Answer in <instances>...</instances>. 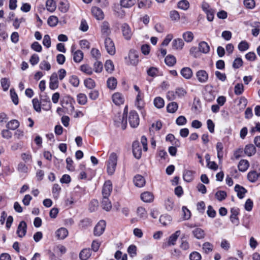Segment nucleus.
Here are the masks:
<instances>
[{
	"mask_svg": "<svg viewBox=\"0 0 260 260\" xmlns=\"http://www.w3.org/2000/svg\"><path fill=\"white\" fill-rule=\"evenodd\" d=\"M10 92L12 102L15 105H17L19 103V100L17 94L15 92V89L14 88L11 89Z\"/></svg>",
	"mask_w": 260,
	"mask_h": 260,
	"instance_id": "nucleus-47",
	"label": "nucleus"
},
{
	"mask_svg": "<svg viewBox=\"0 0 260 260\" xmlns=\"http://www.w3.org/2000/svg\"><path fill=\"white\" fill-rule=\"evenodd\" d=\"M128 121L131 127H137L140 122L138 114L136 111H131L129 113Z\"/></svg>",
	"mask_w": 260,
	"mask_h": 260,
	"instance_id": "nucleus-3",
	"label": "nucleus"
},
{
	"mask_svg": "<svg viewBox=\"0 0 260 260\" xmlns=\"http://www.w3.org/2000/svg\"><path fill=\"white\" fill-rule=\"evenodd\" d=\"M107 86L110 89H115L117 86V80L114 77L109 78L107 81Z\"/></svg>",
	"mask_w": 260,
	"mask_h": 260,
	"instance_id": "nucleus-39",
	"label": "nucleus"
},
{
	"mask_svg": "<svg viewBox=\"0 0 260 260\" xmlns=\"http://www.w3.org/2000/svg\"><path fill=\"white\" fill-rule=\"evenodd\" d=\"M84 83L86 87L91 89L93 88L95 86V82L91 78L85 79L84 81Z\"/></svg>",
	"mask_w": 260,
	"mask_h": 260,
	"instance_id": "nucleus-51",
	"label": "nucleus"
},
{
	"mask_svg": "<svg viewBox=\"0 0 260 260\" xmlns=\"http://www.w3.org/2000/svg\"><path fill=\"white\" fill-rule=\"evenodd\" d=\"M106 226V221L104 220H100L94 228V235L96 236H101L105 231Z\"/></svg>",
	"mask_w": 260,
	"mask_h": 260,
	"instance_id": "nucleus-5",
	"label": "nucleus"
},
{
	"mask_svg": "<svg viewBox=\"0 0 260 260\" xmlns=\"http://www.w3.org/2000/svg\"><path fill=\"white\" fill-rule=\"evenodd\" d=\"M108 197H103L102 201V208L107 211H110L112 208V204Z\"/></svg>",
	"mask_w": 260,
	"mask_h": 260,
	"instance_id": "nucleus-25",
	"label": "nucleus"
},
{
	"mask_svg": "<svg viewBox=\"0 0 260 260\" xmlns=\"http://www.w3.org/2000/svg\"><path fill=\"white\" fill-rule=\"evenodd\" d=\"M26 223L24 221H21L20 222L18 226L16 233L19 237L22 238L25 235L26 233Z\"/></svg>",
	"mask_w": 260,
	"mask_h": 260,
	"instance_id": "nucleus-9",
	"label": "nucleus"
},
{
	"mask_svg": "<svg viewBox=\"0 0 260 260\" xmlns=\"http://www.w3.org/2000/svg\"><path fill=\"white\" fill-rule=\"evenodd\" d=\"M46 7L48 11L53 12L56 8V3L54 0H47L46 2Z\"/></svg>",
	"mask_w": 260,
	"mask_h": 260,
	"instance_id": "nucleus-34",
	"label": "nucleus"
},
{
	"mask_svg": "<svg viewBox=\"0 0 260 260\" xmlns=\"http://www.w3.org/2000/svg\"><path fill=\"white\" fill-rule=\"evenodd\" d=\"M181 75L185 79H189L192 76V71L190 68H183L180 72Z\"/></svg>",
	"mask_w": 260,
	"mask_h": 260,
	"instance_id": "nucleus-24",
	"label": "nucleus"
},
{
	"mask_svg": "<svg viewBox=\"0 0 260 260\" xmlns=\"http://www.w3.org/2000/svg\"><path fill=\"white\" fill-rule=\"evenodd\" d=\"M198 80L201 83H206L208 80V74L203 70L198 71L196 73Z\"/></svg>",
	"mask_w": 260,
	"mask_h": 260,
	"instance_id": "nucleus-10",
	"label": "nucleus"
},
{
	"mask_svg": "<svg viewBox=\"0 0 260 260\" xmlns=\"http://www.w3.org/2000/svg\"><path fill=\"white\" fill-rule=\"evenodd\" d=\"M235 190L237 193V197L242 199L244 197L245 194L247 192V190L243 186L236 184L235 186Z\"/></svg>",
	"mask_w": 260,
	"mask_h": 260,
	"instance_id": "nucleus-19",
	"label": "nucleus"
},
{
	"mask_svg": "<svg viewBox=\"0 0 260 260\" xmlns=\"http://www.w3.org/2000/svg\"><path fill=\"white\" fill-rule=\"evenodd\" d=\"M83 58V53L80 50H78L73 53V59L75 62H80Z\"/></svg>",
	"mask_w": 260,
	"mask_h": 260,
	"instance_id": "nucleus-33",
	"label": "nucleus"
},
{
	"mask_svg": "<svg viewBox=\"0 0 260 260\" xmlns=\"http://www.w3.org/2000/svg\"><path fill=\"white\" fill-rule=\"evenodd\" d=\"M153 104L155 107L158 109H160L164 107L165 105V102L162 98L158 96L154 99L153 101Z\"/></svg>",
	"mask_w": 260,
	"mask_h": 260,
	"instance_id": "nucleus-40",
	"label": "nucleus"
},
{
	"mask_svg": "<svg viewBox=\"0 0 260 260\" xmlns=\"http://www.w3.org/2000/svg\"><path fill=\"white\" fill-rule=\"evenodd\" d=\"M122 34L124 38L128 40L131 38L132 32L129 26L127 23H124L121 26Z\"/></svg>",
	"mask_w": 260,
	"mask_h": 260,
	"instance_id": "nucleus-13",
	"label": "nucleus"
},
{
	"mask_svg": "<svg viewBox=\"0 0 260 260\" xmlns=\"http://www.w3.org/2000/svg\"><path fill=\"white\" fill-rule=\"evenodd\" d=\"M244 91V86L242 84H237L234 88V92L236 95L241 94Z\"/></svg>",
	"mask_w": 260,
	"mask_h": 260,
	"instance_id": "nucleus-60",
	"label": "nucleus"
},
{
	"mask_svg": "<svg viewBox=\"0 0 260 260\" xmlns=\"http://www.w3.org/2000/svg\"><path fill=\"white\" fill-rule=\"evenodd\" d=\"M245 153L248 156L254 155L256 152V148L253 144L246 145L244 149Z\"/></svg>",
	"mask_w": 260,
	"mask_h": 260,
	"instance_id": "nucleus-28",
	"label": "nucleus"
},
{
	"mask_svg": "<svg viewBox=\"0 0 260 260\" xmlns=\"http://www.w3.org/2000/svg\"><path fill=\"white\" fill-rule=\"evenodd\" d=\"M138 216L141 218L146 219L147 217V213L145 209L142 207H139L137 210Z\"/></svg>",
	"mask_w": 260,
	"mask_h": 260,
	"instance_id": "nucleus-44",
	"label": "nucleus"
},
{
	"mask_svg": "<svg viewBox=\"0 0 260 260\" xmlns=\"http://www.w3.org/2000/svg\"><path fill=\"white\" fill-rule=\"evenodd\" d=\"M59 10L62 13H66L69 9V4L67 2H60L58 6Z\"/></svg>",
	"mask_w": 260,
	"mask_h": 260,
	"instance_id": "nucleus-57",
	"label": "nucleus"
},
{
	"mask_svg": "<svg viewBox=\"0 0 260 260\" xmlns=\"http://www.w3.org/2000/svg\"><path fill=\"white\" fill-rule=\"evenodd\" d=\"M74 99L70 96H68L64 98L62 102V106L63 108L68 109L71 112H73L74 110Z\"/></svg>",
	"mask_w": 260,
	"mask_h": 260,
	"instance_id": "nucleus-4",
	"label": "nucleus"
},
{
	"mask_svg": "<svg viewBox=\"0 0 260 260\" xmlns=\"http://www.w3.org/2000/svg\"><path fill=\"white\" fill-rule=\"evenodd\" d=\"M19 126V122L17 120L13 119L10 121L6 125L8 129L11 130H15Z\"/></svg>",
	"mask_w": 260,
	"mask_h": 260,
	"instance_id": "nucleus-35",
	"label": "nucleus"
},
{
	"mask_svg": "<svg viewBox=\"0 0 260 260\" xmlns=\"http://www.w3.org/2000/svg\"><path fill=\"white\" fill-rule=\"evenodd\" d=\"M182 37L185 42L189 43L193 40L194 36L191 31H187L183 34Z\"/></svg>",
	"mask_w": 260,
	"mask_h": 260,
	"instance_id": "nucleus-42",
	"label": "nucleus"
},
{
	"mask_svg": "<svg viewBox=\"0 0 260 260\" xmlns=\"http://www.w3.org/2000/svg\"><path fill=\"white\" fill-rule=\"evenodd\" d=\"M55 235L58 239H64L68 235V231L64 228H61L56 231Z\"/></svg>",
	"mask_w": 260,
	"mask_h": 260,
	"instance_id": "nucleus-20",
	"label": "nucleus"
},
{
	"mask_svg": "<svg viewBox=\"0 0 260 260\" xmlns=\"http://www.w3.org/2000/svg\"><path fill=\"white\" fill-rule=\"evenodd\" d=\"M249 44L246 41H242L238 46V49L241 52L245 51L248 49Z\"/></svg>",
	"mask_w": 260,
	"mask_h": 260,
	"instance_id": "nucleus-50",
	"label": "nucleus"
},
{
	"mask_svg": "<svg viewBox=\"0 0 260 260\" xmlns=\"http://www.w3.org/2000/svg\"><path fill=\"white\" fill-rule=\"evenodd\" d=\"M91 250L90 249H84L79 254V257L81 260H87L91 255Z\"/></svg>",
	"mask_w": 260,
	"mask_h": 260,
	"instance_id": "nucleus-32",
	"label": "nucleus"
},
{
	"mask_svg": "<svg viewBox=\"0 0 260 260\" xmlns=\"http://www.w3.org/2000/svg\"><path fill=\"white\" fill-rule=\"evenodd\" d=\"M41 103L43 110L48 111L51 109V103L49 98L47 95H45L44 97L41 96Z\"/></svg>",
	"mask_w": 260,
	"mask_h": 260,
	"instance_id": "nucleus-14",
	"label": "nucleus"
},
{
	"mask_svg": "<svg viewBox=\"0 0 260 260\" xmlns=\"http://www.w3.org/2000/svg\"><path fill=\"white\" fill-rule=\"evenodd\" d=\"M215 196L217 200L219 201H222L226 198L227 194L225 191L219 190L216 192Z\"/></svg>",
	"mask_w": 260,
	"mask_h": 260,
	"instance_id": "nucleus-52",
	"label": "nucleus"
},
{
	"mask_svg": "<svg viewBox=\"0 0 260 260\" xmlns=\"http://www.w3.org/2000/svg\"><path fill=\"white\" fill-rule=\"evenodd\" d=\"M101 31L102 35L106 37V38L108 37V36L111 34L110 25L107 21H105L102 23L101 26Z\"/></svg>",
	"mask_w": 260,
	"mask_h": 260,
	"instance_id": "nucleus-16",
	"label": "nucleus"
},
{
	"mask_svg": "<svg viewBox=\"0 0 260 260\" xmlns=\"http://www.w3.org/2000/svg\"><path fill=\"white\" fill-rule=\"evenodd\" d=\"M78 103L81 105H84L86 104L87 98L86 94L84 93H79L77 95Z\"/></svg>",
	"mask_w": 260,
	"mask_h": 260,
	"instance_id": "nucleus-46",
	"label": "nucleus"
},
{
	"mask_svg": "<svg viewBox=\"0 0 260 260\" xmlns=\"http://www.w3.org/2000/svg\"><path fill=\"white\" fill-rule=\"evenodd\" d=\"M180 233V231L178 230L169 237L168 241V245L169 246L174 245L176 244V242L179 236Z\"/></svg>",
	"mask_w": 260,
	"mask_h": 260,
	"instance_id": "nucleus-23",
	"label": "nucleus"
},
{
	"mask_svg": "<svg viewBox=\"0 0 260 260\" xmlns=\"http://www.w3.org/2000/svg\"><path fill=\"white\" fill-rule=\"evenodd\" d=\"M183 212V218L184 220H188L190 218L191 213L190 211L185 206H183L182 208Z\"/></svg>",
	"mask_w": 260,
	"mask_h": 260,
	"instance_id": "nucleus-58",
	"label": "nucleus"
},
{
	"mask_svg": "<svg viewBox=\"0 0 260 260\" xmlns=\"http://www.w3.org/2000/svg\"><path fill=\"white\" fill-rule=\"evenodd\" d=\"M183 180L187 182H190L193 179V172L190 170H185L183 174Z\"/></svg>",
	"mask_w": 260,
	"mask_h": 260,
	"instance_id": "nucleus-29",
	"label": "nucleus"
},
{
	"mask_svg": "<svg viewBox=\"0 0 260 260\" xmlns=\"http://www.w3.org/2000/svg\"><path fill=\"white\" fill-rule=\"evenodd\" d=\"M128 56L131 64L133 66H136L139 61V56L136 52L134 50L130 51Z\"/></svg>",
	"mask_w": 260,
	"mask_h": 260,
	"instance_id": "nucleus-22",
	"label": "nucleus"
},
{
	"mask_svg": "<svg viewBox=\"0 0 260 260\" xmlns=\"http://www.w3.org/2000/svg\"><path fill=\"white\" fill-rule=\"evenodd\" d=\"M105 47L108 54L113 55L116 53L115 44L112 40L109 37H106L104 41Z\"/></svg>",
	"mask_w": 260,
	"mask_h": 260,
	"instance_id": "nucleus-2",
	"label": "nucleus"
},
{
	"mask_svg": "<svg viewBox=\"0 0 260 260\" xmlns=\"http://www.w3.org/2000/svg\"><path fill=\"white\" fill-rule=\"evenodd\" d=\"M80 70L83 72L90 75L92 74V68L87 64H83L80 67Z\"/></svg>",
	"mask_w": 260,
	"mask_h": 260,
	"instance_id": "nucleus-59",
	"label": "nucleus"
},
{
	"mask_svg": "<svg viewBox=\"0 0 260 260\" xmlns=\"http://www.w3.org/2000/svg\"><path fill=\"white\" fill-rule=\"evenodd\" d=\"M117 156L114 152H112L109 156L108 162L107 170L108 174L112 175L115 171L117 165Z\"/></svg>",
	"mask_w": 260,
	"mask_h": 260,
	"instance_id": "nucleus-1",
	"label": "nucleus"
},
{
	"mask_svg": "<svg viewBox=\"0 0 260 260\" xmlns=\"http://www.w3.org/2000/svg\"><path fill=\"white\" fill-rule=\"evenodd\" d=\"M178 105L176 102H171L167 106V112L170 113H175L178 109Z\"/></svg>",
	"mask_w": 260,
	"mask_h": 260,
	"instance_id": "nucleus-36",
	"label": "nucleus"
},
{
	"mask_svg": "<svg viewBox=\"0 0 260 260\" xmlns=\"http://www.w3.org/2000/svg\"><path fill=\"white\" fill-rule=\"evenodd\" d=\"M112 190V182L108 180L105 181L102 189L103 197H109Z\"/></svg>",
	"mask_w": 260,
	"mask_h": 260,
	"instance_id": "nucleus-7",
	"label": "nucleus"
},
{
	"mask_svg": "<svg viewBox=\"0 0 260 260\" xmlns=\"http://www.w3.org/2000/svg\"><path fill=\"white\" fill-rule=\"evenodd\" d=\"M260 178V173H257L255 171H250L247 174V179L251 182H255Z\"/></svg>",
	"mask_w": 260,
	"mask_h": 260,
	"instance_id": "nucleus-27",
	"label": "nucleus"
},
{
	"mask_svg": "<svg viewBox=\"0 0 260 260\" xmlns=\"http://www.w3.org/2000/svg\"><path fill=\"white\" fill-rule=\"evenodd\" d=\"M173 48L177 50H181L182 49L184 43L180 38L174 39L172 43Z\"/></svg>",
	"mask_w": 260,
	"mask_h": 260,
	"instance_id": "nucleus-26",
	"label": "nucleus"
},
{
	"mask_svg": "<svg viewBox=\"0 0 260 260\" xmlns=\"http://www.w3.org/2000/svg\"><path fill=\"white\" fill-rule=\"evenodd\" d=\"M202 249L206 254H208L212 251L213 249V245L211 243L206 242L203 243Z\"/></svg>",
	"mask_w": 260,
	"mask_h": 260,
	"instance_id": "nucleus-38",
	"label": "nucleus"
},
{
	"mask_svg": "<svg viewBox=\"0 0 260 260\" xmlns=\"http://www.w3.org/2000/svg\"><path fill=\"white\" fill-rule=\"evenodd\" d=\"M165 62L167 66L172 67L176 63V59L173 55H168L166 57Z\"/></svg>",
	"mask_w": 260,
	"mask_h": 260,
	"instance_id": "nucleus-37",
	"label": "nucleus"
},
{
	"mask_svg": "<svg viewBox=\"0 0 260 260\" xmlns=\"http://www.w3.org/2000/svg\"><path fill=\"white\" fill-rule=\"evenodd\" d=\"M194 237L197 239H202L205 237V231L200 228H197L192 231Z\"/></svg>",
	"mask_w": 260,
	"mask_h": 260,
	"instance_id": "nucleus-18",
	"label": "nucleus"
},
{
	"mask_svg": "<svg viewBox=\"0 0 260 260\" xmlns=\"http://www.w3.org/2000/svg\"><path fill=\"white\" fill-rule=\"evenodd\" d=\"M112 100L113 103L117 105L122 104L124 102L123 95L119 92H116L113 94Z\"/></svg>",
	"mask_w": 260,
	"mask_h": 260,
	"instance_id": "nucleus-15",
	"label": "nucleus"
},
{
	"mask_svg": "<svg viewBox=\"0 0 260 260\" xmlns=\"http://www.w3.org/2000/svg\"><path fill=\"white\" fill-rule=\"evenodd\" d=\"M145 102L143 100L141 101H136L135 105L137 106V108L141 111V113L143 115L145 114V112L143 110V108L145 106Z\"/></svg>",
	"mask_w": 260,
	"mask_h": 260,
	"instance_id": "nucleus-55",
	"label": "nucleus"
},
{
	"mask_svg": "<svg viewBox=\"0 0 260 260\" xmlns=\"http://www.w3.org/2000/svg\"><path fill=\"white\" fill-rule=\"evenodd\" d=\"M59 82L57 74L56 73L52 74L50 77L49 88L51 90H55L58 87Z\"/></svg>",
	"mask_w": 260,
	"mask_h": 260,
	"instance_id": "nucleus-8",
	"label": "nucleus"
},
{
	"mask_svg": "<svg viewBox=\"0 0 260 260\" xmlns=\"http://www.w3.org/2000/svg\"><path fill=\"white\" fill-rule=\"evenodd\" d=\"M133 153L135 157L137 159H140L142 155V149L139 142L135 141L133 143Z\"/></svg>",
	"mask_w": 260,
	"mask_h": 260,
	"instance_id": "nucleus-6",
	"label": "nucleus"
},
{
	"mask_svg": "<svg viewBox=\"0 0 260 260\" xmlns=\"http://www.w3.org/2000/svg\"><path fill=\"white\" fill-rule=\"evenodd\" d=\"M165 206L166 209L168 211H171L174 207V202L172 199L171 198H168L166 200H165Z\"/></svg>",
	"mask_w": 260,
	"mask_h": 260,
	"instance_id": "nucleus-48",
	"label": "nucleus"
},
{
	"mask_svg": "<svg viewBox=\"0 0 260 260\" xmlns=\"http://www.w3.org/2000/svg\"><path fill=\"white\" fill-rule=\"evenodd\" d=\"M32 103L33 105V107L34 109L37 112H41V102H39L37 98H35L32 100Z\"/></svg>",
	"mask_w": 260,
	"mask_h": 260,
	"instance_id": "nucleus-54",
	"label": "nucleus"
},
{
	"mask_svg": "<svg viewBox=\"0 0 260 260\" xmlns=\"http://www.w3.org/2000/svg\"><path fill=\"white\" fill-rule=\"evenodd\" d=\"M58 18L55 16H50L47 20L48 24L51 27L55 26L58 22Z\"/></svg>",
	"mask_w": 260,
	"mask_h": 260,
	"instance_id": "nucleus-49",
	"label": "nucleus"
},
{
	"mask_svg": "<svg viewBox=\"0 0 260 260\" xmlns=\"http://www.w3.org/2000/svg\"><path fill=\"white\" fill-rule=\"evenodd\" d=\"M91 219L88 218H84L80 222V226L83 228H87L91 225Z\"/></svg>",
	"mask_w": 260,
	"mask_h": 260,
	"instance_id": "nucleus-63",
	"label": "nucleus"
},
{
	"mask_svg": "<svg viewBox=\"0 0 260 260\" xmlns=\"http://www.w3.org/2000/svg\"><path fill=\"white\" fill-rule=\"evenodd\" d=\"M135 185L139 187H143L145 184V178L140 175H137L134 179Z\"/></svg>",
	"mask_w": 260,
	"mask_h": 260,
	"instance_id": "nucleus-21",
	"label": "nucleus"
},
{
	"mask_svg": "<svg viewBox=\"0 0 260 260\" xmlns=\"http://www.w3.org/2000/svg\"><path fill=\"white\" fill-rule=\"evenodd\" d=\"M230 220L231 221L236 225H238L239 224V220L237 217L239 213V209L238 208H232L231 209Z\"/></svg>",
	"mask_w": 260,
	"mask_h": 260,
	"instance_id": "nucleus-11",
	"label": "nucleus"
},
{
	"mask_svg": "<svg viewBox=\"0 0 260 260\" xmlns=\"http://www.w3.org/2000/svg\"><path fill=\"white\" fill-rule=\"evenodd\" d=\"M106 70L108 72H112L114 69L113 63L111 60H107L105 64Z\"/></svg>",
	"mask_w": 260,
	"mask_h": 260,
	"instance_id": "nucleus-61",
	"label": "nucleus"
},
{
	"mask_svg": "<svg viewBox=\"0 0 260 260\" xmlns=\"http://www.w3.org/2000/svg\"><path fill=\"white\" fill-rule=\"evenodd\" d=\"M202 256L201 254L197 251H193L189 254L190 260H201Z\"/></svg>",
	"mask_w": 260,
	"mask_h": 260,
	"instance_id": "nucleus-64",
	"label": "nucleus"
},
{
	"mask_svg": "<svg viewBox=\"0 0 260 260\" xmlns=\"http://www.w3.org/2000/svg\"><path fill=\"white\" fill-rule=\"evenodd\" d=\"M249 166V164L248 160L245 159L241 160L238 165V169L240 171L244 172H245Z\"/></svg>",
	"mask_w": 260,
	"mask_h": 260,
	"instance_id": "nucleus-30",
	"label": "nucleus"
},
{
	"mask_svg": "<svg viewBox=\"0 0 260 260\" xmlns=\"http://www.w3.org/2000/svg\"><path fill=\"white\" fill-rule=\"evenodd\" d=\"M177 5H178V8L183 10H186L189 7V3L187 0L180 1L178 3Z\"/></svg>",
	"mask_w": 260,
	"mask_h": 260,
	"instance_id": "nucleus-45",
	"label": "nucleus"
},
{
	"mask_svg": "<svg viewBox=\"0 0 260 260\" xmlns=\"http://www.w3.org/2000/svg\"><path fill=\"white\" fill-rule=\"evenodd\" d=\"M199 50L203 53L206 54L209 52L210 47L207 42L202 41L199 44Z\"/></svg>",
	"mask_w": 260,
	"mask_h": 260,
	"instance_id": "nucleus-31",
	"label": "nucleus"
},
{
	"mask_svg": "<svg viewBox=\"0 0 260 260\" xmlns=\"http://www.w3.org/2000/svg\"><path fill=\"white\" fill-rule=\"evenodd\" d=\"M136 3V0H121L120 2L121 7L124 8H130Z\"/></svg>",
	"mask_w": 260,
	"mask_h": 260,
	"instance_id": "nucleus-43",
	"label": "nucleus"
},
{
	"mask_svg": "<svg viewBox=\"0 0 260 260\" xmlns=\"http://www.w3.org/2000/svg\"><path fill=\"white\" fill-rule=\"evenodd\" d=\"M69 83L72 84L74 87H78L80 80L79 78L76 75H72L69 77Z\"/></svg>",
	"mask_w": 260,
	"mask_h": 260,
	"instance_id": "nucleus-41",
	"label": "nucleus"
},
{
	"mask_svg": "<svg viewBox=\"0 0 260 260\" xmlns=\"http://www.w3.org/2000/svg\"><path fill=\"white\" fill-rule=\"evenodd\" d=\"M243 60L241 57L236 58L233 61L232 67L235 69H239L243 66Z\"/></svg>",
	"mask_w": 260,
	"mask_h": 260,
	"instance_id": "nucleus-56",
	"label": "nucleus"
},
{
	"mask_svg": "<svg viewBox=\"0 0 260 260\" xmlns=\"http://www.w3.org/2000/svg\"><path fill=\"white\" fill-rule=\"evenodd\" d=\"M91 13L93 16L97 19L99 20H103L104 18V14L102 10L99 7H93L91 9Z\"/></svg>",
	"mask_w": 260,
	"mask_h": 260,
	"instance_id": "nucleus-12",
	"label": "nucleus"
},
{
	"mask_svg": "<svg viewBox=\"0 0 260 260\" xmlns=\"http://www.w3.org/2000/svg\"><path fill=\"white\" fill-rule=\"evenodd\" d=\"M243 4L245 7L249 9H253L255 6V3L254 0H244Z\"/></svg>",
	"mask_w": 260,
	"mask_h": 260,
	"instance_id": "nucleus-62",
	"label": "nucleus"
},
{
	"mask_svg": "<svg viewBox=\"0 0 260 260\" xmlns=\"http://www.w3.org/2000/svg\"><path fill=\"white\" fill-rule=\"evenodd\" d=\"M1 86L4 91L8 90L10 87V82L9 79L6 78H3L1 80Z\"/></svg>",
	"mask_w": 260,
	"mask_h": 260,
	"instance_id": "nucleus-53",
	"label": "nucleus"
},
{
	"mask_svg": "<svg viewBox=\"0 0 260 260\" xmlns=\"http://www.w3.org/2000/svg\"><path fill=\"white\" fill-rule=\"evenodd\" d=\"M141 200L146 203H150L153 201V194L149 191L144 192L141 194Z\"/></svg>",
	"mask_w": 260,
	"mask_h": 260,
	"instance_id": "nucleus-17",
	"label": "nucleus"
}]
</instances>
